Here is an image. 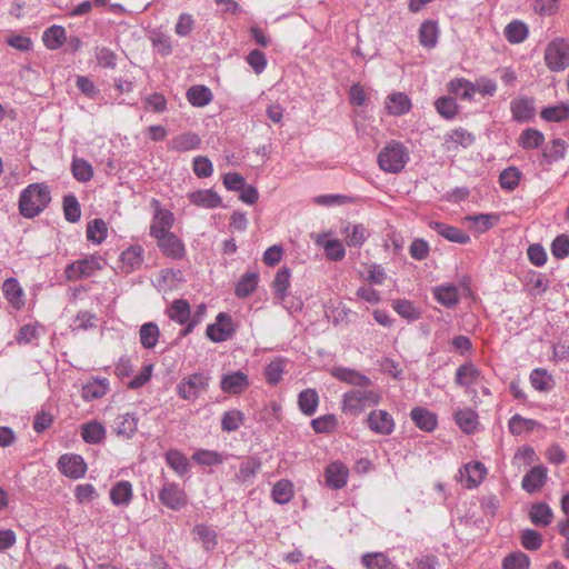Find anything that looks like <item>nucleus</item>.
Masks as SVG:
<instances>
[{"instance_id":"f704fd0d","label":"nucleus","mask_w":569,"mask_h":569,"mask_svg":"<svg viewBox=\"0 0 569 569\" xmlns=\"http://www.w3.org/2000/svg\"><path fill=\"white\" fill-rule=\"evenodd\" d=\"M439 28L437 22L427 20L419 28V41L425 48H435L438 43Z\"/></svg>"},{"instance_id":"13d9d810","label":"nucleus","mask_w":569,"mask_h":569,"mask_svg":"<svg viewBox=\"0 0 569 569\" xmlns=\"http://www.w3.org/2000/svg\"><path fill=\"white\" fill-rule=\"evenodd\" d=\"M498 216L491 213H480L465 217V221L472 222L476 227V230L481 233L492 228L495 223L498 222Z\"/></svg>"},{"instance_id":"a211bd4d","label":"nucleus","mask_w":569,"mask_h":569,"mask_svg":"<svg viewBox=\"0 0 569 569\" xmlns=\"http://www.w3.org/2000/svg\"><path fill=\"white\" fill-rule=\"evenodd\" d=\"M429 227L437 233H439L441 237L451 242L460 244H466L470 242V237L468 236V233H466L465 231L457 227L449 226L439 221H431L429 223Z\"/></svg>"},{"instance_id":"49530a36","label":"nucleus","mask_w":569,"mask_h":569,"mask_svg":"<svg viewBox=\"0 0 569 569\" xmlns=\"http://www.w3.org/2000/svg\"><path fill=\"white\" fill-rule=\"evenodd\" d=\"M537 427H540L538 421L523 418L520 415L512 416L508 422L509 431L515 436L533 431Z\"/></svg>"},{"instance_id":"e433bc0d","label":"nucleus","mask_w":569,"mask_h":569,"mask_svg":"<svg viewBox=\"0 0 569 569\" xmlns=\"http://www.w3.org/2000/svg\"><path fill=\"white\" fill-rule=\"evenodd\" d=\"M291 271L288 267L280 268L273 279L272 289L274 296L283 301L288 297V289L290 287Z\"/></svg>"},{"instance_id":"09e8293b","label":"nucleus","mask_w":569,"mask_h":569,"mask_svg":"<svg viewBox=\"0 0 569 569\" xmlns=\"http://www.w3.org/2000/svg\"><path fill=\"white\" fill-rule=\"evenodd\" d=\"M258 274L254 272H247L237 282L234 293L238 298H246L250 296L258 286Z\"/></svg>"},{"instance_id":"3c124183","label":"nucleus","mask_w":569,"mask_h":569,"mask_svg":"<svg viewBox=\"0 0 569 569\" xmlns=\"http://www.w3.org/2000/svg\"><path fill=\"white\" fill-rule=\"evenodd\" d=\"M505 37L511 43H520L528 37V27L522 21H512L506 26Z\"/></svg>"},{"instance_id":"7c9ffc66","label":"nucleus","mask_w":569,"mask_h":569,"mask_svg":"<svg viewBox=\"0 0 569 569\" xmlns=\"http://www.w3.org/2000/svg\"><path fill=\"white\" fill-rule=\"evenodd\" d=\"M2 291L6 299L13 308L20 309L24 305L23 290L17 279H7L2 284Z\"/></svg>"},{"instance_id":"ea45409f","label":"nucleus","mask_w":569,"mask_h":569,"mask_svg":"<svg viewBox=\"0 0 569 569\" xmlns=\"http://www.w3.org/2000/svg\"><path fill=\"white\" fill-rule=\"evenodd\" d=\"M187 99L194 107H204L212 100V92L206 86H192L187 91Z\"/></svg>"},{"instance_id":"f03ea898","label":"nucleus","mask_w":569,"mask_h":569,"mask_svg":"<svg viewBox=\"0 0 569 569\" xmlns=\"http://www.w3.org/2000/svg\"><path fill=\"white\" fill-rule=\"evenodd\" d=\"M50 190L44 183H31L19 197L20 214L27 219L39 216L50 203Z\"/></svg>"},{"instance_id":"603ef678","label":"nucleus","mask_w":569,"mask_h":569,"mask_svg":"<svg viewBox=\"0 0 569 569\" xmlns=\"http://www.w3.org/2000/svg\"><path fill=\"white\" fill-rule=\"evenodd\" d=\"M271 495L277 503L284 505L293 497V486L289 480H279L274 483Z\"/></svg>"},{"instance_id":"e2e57ef3","label":"nucleus","mask_w":569,"mask_h":569,"mask_svg":"<svg viewBox=\"0 0 569 569\" xmlns=\"http://www.w3.org/2000/svg\"><path fill=\"white\" fill-rule=\"evenodd\" d=\"M193 531L206 550H212L216 548L218 541L214 530L206 525H198Z\"/></svg>"},{"instance_id":"0eeeda50","label":"nucleus","mask_w":569,"mask_h":569,"mask_svg":"<svg viewBox=\"0 0 569 569\" xmlns=\"http://www.w3.org/2000/svg\"><path fill=\"white\" fill-rule=\"evenodd\" d=\"M234 327L232 318L226 312L218 313L216 321L207 327L206 335L212 342H223L232 337Z\"/></svg>"},{"instance_id":"864d4df0","label":"nucleus","mask_w":569,"mask_h":569,"mask_svg":"<svg viewBox=\"0 0 569 569\" xmlns=\"http://www.w3.org/2000/svg\"><path fill=\"white\" fill-rule=\"evenodd\" d=\"M395 311L402 318L413 321L420 318L419 309L409 300L398 299L392 303Z\"/></svg>"},{"instance_id":"4c0bfd02","label":"nucleus","mask_w":569,"mask_h":569,"mask_svg":"<svg viewBox=\"0 0 569 569\" xmlns=\"http://www.w3.org/2000/svg\"><path fill=\"white\" fill-rule=\"evenodd\" d=\"M319 396L315 389H305L298 396V406L306 416H312L318 408Z\"/></svg>"},{"instance_id":"69168bd1","label":"nucleus","mask_w":569,"mask_h":569,"mask_svg":"<svg viewBox=\"0 0 569 569\" xmlns=\"http://www.w3.org/2000/svg\"><path fill=\"white\" fill-rule=\"evenodd\" d=\"M192 459L201 466H216L223 462V456L217 451L207 449L197 450L192 455Z\"/></svg>"},{"instance_id":"680f3d73","label":"nucleus","mask_w":569,"mask_h":569,"mask_svg":"<svg viewBox=\"0 0 569 569\" xmlns=\"http://www.w3.org/2000/svg\"><path fill=\"white\" fill-rule=\"evenodd\" d=\"M346 242L349 247H360L366 241V229L362 224H353L345 228Z\"/></svg>"},{"instance_id":"c03bdc74","label":"nucleus","mask_w":569,"mask_h":569,"mask_svg":"<svg viewBox=\"0 0 569 569\" xmlns=\"http://www.w3.org/2000/svg\"><path fill=\"white\" fill-rule=\"evenodd\" d=\"M366 569H395L391 560L382 552H368L361 557Z\"/></svg>"},{"instance_id":"412c9836","label":"nucleus","mask_w":569,"mask_h":569,"mask_svg":"<svg viewBox=\"0 0 569 569\" xmlns=\"http://www.w3.org/2000/svg\"><path fill=\"white\" fill-rule=\"evenodd\" d=\"M188 198L192 204L206 209L218 208L221 204L220 196L211 189L193 191Z\"/></svg>"},{"instance_id":"f3484780","label":"nucleus","mask_w":569,"mask_h":569,"mask_svg":"<svg viewBox=\"0 0 569 569\" xmlns=\"http://www.w3.org/2000/svg\"><path fill=\"white\" fill-rule=\"evenodd\" d=\"M481 379L480 370L472 362L461 365L456 371V383L466 389L478 385Z\"/></svg>"},{"instance_id":"423d86ee","label":"nucleus","mask_w":569,"mask_h":569,"mask_svg":"<svg viewBox=\"0 0 569 569\" xmlns=\"http://www.w3.org/2000/svg\"><path fill=\"white\" fill-rule=\"evenodd\" d=\"M104 263V259L100 256L86 257L69 263L66 267V277L70 281H76L83 277H90L94 274L97 270H101Z\"/></svg>"},{"instance_id":"39448f33","label":"nucleus","mask_w":569,"mask_h":569,"mask_svg":"<svg viewBox=\"0 0 569 569\" xmlns=\"http://www.w3.org/2000/svg\"><path fill=\"white\" fill-rule=\"evenodd\" d=\"M545 61L551 71H562L569 67V43L563 39L551 41L545 51Z\"/></svg>"},{"instance_id":"2f4dec72","label":"nucleus","mask_w":569,"mask_h":569,"mask_svg":"<svg viewBox=\"0 0 569 569\" xmlns=\"http://www.w3.org/2000/svg\"><path fill=\"white\" fill-rule=\"evenodd\" d=\"M67 40L66 29L61 26H51L44 30L42 41L49 50L60 49Z\"/></svg>"},{"instance_id":"4468645a","label":"nucleus","mask_w":569,"mask_h":569,"mask_svg":"<svg viewBox=\"0 0 569 569\" xmlns=\"http://www.w3.org/2000/svg\"><path fill=\"white\" fill-rule=\"evenodd\" d=\"M138 421L139 419L134 413H121L114 418L112 429L119 437L130 439L138 430Z\"/></svg>"},{"instance_id":"c9c22d12","label":"nucleus","mask_w":569,"mask_h":569,"mask_svg":"<svg viewBox=\"0 0 569 569\" xmlns=\"http://www.w3.org/2000/svg\"><path fill=\"white\" fill-rule=\"evenodd\" d=\"M316 243L323 248L328 259L332 261H340L346 256V250L341 241L337 239L327 240L325 234L317 238Z\"/></svg>"},{"instance_id":"b1692460","label":"nucleus","mask_w":569,"mask_h":569,"mask_svg":"<svg viewBox=\"0 0 569 569\" xmlns=\"http://www.w3.org/2000/svg\"><path fill=\"white\" fill-rule=\"evenodd\" d=\"M132 497V485L127 480L118 481L110 490V500L117 507L129 506Z\"/></svg>"},{"instance_id":"052dcab7","label":"nucleus","mask_w":569,"mask_h":569,"mask_svg":"<svg viewBox=\"0 0 569 569\" xmlns=\"http://www.w3.org/2000/svg\"><path fill=\"white\" fill-rule=\"evenodd\" d=\"M243 420L244 416L240 410H229L222 416L221 428L227 432L236 431L243 423Z\"/></svg>"},{"instance_id":"bf43d9fd","label":"nucleus","mask_w":569,"mask_h":569,"mask_svg":"<svg viewBox=\"0 0 569 569\" xmlns=\"http://www.w3.org/2000/svg\"><path fill=\"white\" fill-rule=\"evenodd\" d=\"M63 213L67 221L76 223L80 220L81 209L78 199L73 194L63 198Z\"/></svg>"},{"instance_id":"8fccbe9b","label":"nucleus","mask_w":569,"mask_h":569,"mask_svg":"<svg viewBox=\"0 0 569 569\" xmlns=\"http://www.w3.org/2000/svg\"><path fill=\"white\" fill-rule=\"evenodd\" d=\"M106 430L100 422L91 421L81 428V437L87 443H99L104 438Z\"/></svg>"},{"instance_id":"7ed1b4c3","label":"nucleus","mask_w":569,"mask_h":569,"mask_svg":"<svg viewBox=\"0 0 569 569\" xmlns=\"http://www.w3.org/2000/svg\"><path fill=\"white\" fill-rule=\"evenodd\" d=\"M409 159V152L405 144L392 140L379 152L378 164L385 172L398 173L402 171Z\"/></svg>"},{"instance_id":"c756f323","label":"nucleus","mask_w":569,"mask_h":569,"mask_svg":"<svg viewBox=\"0 0 569 569\" xmlns=\"http://www.w3.org/2000/svg\"><path fill=\"white\" fill-rule=\"evenodd\" d=\"M411 109L409 97L402 92L391 93L386 100V110L391 116H402Z\"/></svg>"},{"instance_id":"58836bf2","label":"nucleus","mask_w":569,"mask_h":569,"mask_svg":"<svg viewBox=\"0 0 569 569\" xmlns=\"http://www.w3.org/2000/svg\"><path fill=\"white\" fill-rule=\"evenodd\" d=\"M260 468L261 461L258 458L248 457L241 462L239 471L236 475V480L241 483L248 482L256 477Z\"/></svg>"},{"instance_id":"338daca9","label":"nucleus","mask_w":569,"mask_h":569,"mask_svg":"<svg viewBox=\"0 0 569 569\" xmlns=\"http://www.w3.org/2000/svg\"><path fill=\"white\" fill-rule=\"evenodd\" d=\"M530 560L529 557L521 552H511L508 555L502 562L503 569H529Z\"/></svg>"},{"instance_id":"a18cd8bd","label":"nucleus","mask_w":569,"mask_h":569,"mask_svg":"<svg viewBox=\"0 0 569 569\" xmlns=\"http://www.w3.org/2000/svg\"><path fill=\"white\" fill-rule=\"evenodd\" d=\"M166 462L173 469L179 476H183L189 471V461L187 457L179 450L170 449L164 455Z\"/></svg>"},{"instance_id":"aec40b11","label":"nucleus","mask_w":569,"mask_h":569,"mask_svg":"<svg viewBox=\"0 0 569 569\" xmlns=\"http://www.w3.org/2000/svg\"><path fill=\"white\" fill-rule=\"evenodd\" d=\"M433 298L446 308H455L459 302V290L452 283L437 286L432 289Z\"/></svg>"},{"instance_id":"f8f14e48","label":"nucleus","mask_w":569,"mask_h":569,"mask_svg":"<svg viewBox=\"0 0 569 569\" xmlns=\"http://www.w3.org/2000/svg\"><path fill=\"white\" fill-rule=\"evenodd\" d=\"M349 469L340 461H333L325 469L326 486L333 490H339L347 485Z\"/></svg>"},{"instance_id":"1a4fd4ad","label":"nucleus","mask_w":569,"mask_h":569,"mask_svg":"<svg viewBox=\"0 0 569 569\" xmlns=\"http://www.w3.org/2000/svg\"><path fill=\"white\" fill-rule=\"evenodd\" d=\"M158 497L160 502L171 510H180L187 505L184 490L174 482H166Z\"/></svg>"},{"instance_id":"2eb2a0df","label":"nucleus","mask_w":569,"mask_h":569,"mask_svg":"<svg viewBox=\"0 0 569 569\" xmlns=\"http://www.w3.org/2000/svg\"><path fill=\"white\" fill-rule=\"evenodd\" d=\"M157 243L161 252L169 258L181 259L186 253L184 244L172 232L157 239Z\"/></svg>"},{"instance_id":"4d7b16f0","label":"nucleus","mask_w":569,"mask_h":569,"mask_svg":"<svg viewBox=\"0 0 569 569\" xmlns=\"http://www.w3.org/2000/svg\"><path fill=\"white\" fill-rule=\"evenodd\" d=\"M521 172L516 167L506 168L499 176L500 187L505 190H515L520 181Z\"/></svg>"},{"instance_id":"9d476101","label":"nucleus","mask_w":569,"mask_h":569,"mask_svg":"<svg viewBox=\"0 0 569 569\" xmlns=\"http://www.w3.org/2000/svg\"><path fill=\"white\" fill-rule=\"evenodd\" d=\"M59 471L70 479H80L87 472V465L79 455L64 453L58 459Z\"/></svg>"},{"instance_id":"de8ad7c7","label":"nucleus","mask_w":569,"mask_h":569,"mask_svg":"<svg viewBox=\"0 0 569 569\" xmlns=\"http://www.w3.org/2000/svg\"><path fill=\"white\" fill-rule=\"evenodd\" d=\"M437 112L447 120H452L459 112V106L452 97L442 96L435 101Z\"/></svg>"},{"instance_id":"473e14b6","label":"nucleus","mask_w":569,"mask_h":569,"mask_svg":"<svg viewBox=\"0 0 569 569\" xmlns=\"http://www.w3.org/2000/svg\"><path fill=\"white\" fill-rule=\"evenodd\" d=\"M109 390L107 379L94 378L82 387L81 396L86 401H92L102 398Z\"/></svg>"},{"instance_id":"a878e982","label":"nucleus","mask_w":569,"mask_h":569,"mask_svg":"<svg viewBox=\"0 0 569 569\" xmlns=\"http://www.w3.org/2000/svg\"><path fill=\"white\" fill-rule=\"evenodd\" d=\"M166 315L179 325H188L191 318L190 305L184 299H176L167 308Z\"/></svg>"},{"instance_id":"5fc2aeb1","label":"nucleus","mask_w":569,"mask_h":569,"mask_svg":"<svg viewBox=\"0 0 569 569\" xmlns=\"http://www.w3.org/2000/svg\"><path fill=\"white\" fill-rule=\"evenodd\" d=\"M71 171L76 180L87 182L93 176L92 166L84 159L74 158L71 163Z\"/></svg>"},{"instance_id":"20e7f679","label":"nucleus","mask_w":569,"mask_h":569,"mask_svg":"<svg viewBox=\"0 0 569 569\" xmlns=\"http://www.w3.org/2000/svg\"><path fill=\"white\" fill-rule=\"evenodd\" d=\"M210 380V376L204 372L188 375L177 385V393L183 400L196 401L200 395L208 391Z\"/></svg>"},{"instance_id":"6e6d98bb","label":"nucleus","mask_w":569,"mask_h":569,"mask_svg":"<svg viewBox=\"0 0 569 569\" xmlns=\"http://www.w3.org/2000/svg\"><path fill=\"white\" fill-rule=\"evenodd\" d=\"M530 382L538 391H549L553 387V379L551 375L545 369H535L530 373Z\"/></svg>"},{"instance_id":"bb28decb","label":"nucleus","mask_w":569,"mask_h":569,"mask_svg":"<svg viewBox=\"0 0 569 569\" xmlns=\"http://www.w3.org/2000/svg\"><path fill=\"white\" fill-rule=\"evenodd\" d=\"M455 421L467 435L476 432L479 426L478 413L470 408L458 409L455 413Z\"/></svg>"},{"instance_id":"ddd939ff","label":"nucleus","mask_w":569,"mask_h":569,"mask_svg":"<svg viewBox=\"0 0 569 569\" xmlns=\"http://www.w3.org/2000/svg\"><path fill=\"white\" fill-rule=\"evenodd\" d=\"M249 387V378L242 371H233L221 377L220 388L229 395H240Z\"/></svg>"},{"instance_id":"72a5a7b5","label":"nucleus","mask_w":569,"mask_h":569,"mask_svg":"<svg viewBox=\"0 0 569 569\" xmlns=\"http://www.w3.org/2000/svg\"><path fill=\"white\" fill-rule=\"evenodd\" d=\"M448 91L461 100L470 101L475 96L473 82L465 78L452 79L448 83Z\"/></svg>"},{"instance_id":"c85d7f7f","label":"nucleus","mask_w":569,"mask_h":569,"mask_svg":"<svg viewBox=\"0 0 569 569\" xmlns=\"http://www.w3.org/2000/svg\"><path fill=\"white\" fill-rule=\"evenodd\" d=\"M529 519L535 526L546 528L553 519V511L549 505L537 502L529 510Z\"/></svg>"},{"instance_id":"f257e3e1","label":"nucleus","mask_w":569,"mask_h":569,"mask_svg":"<svg viewBox=\"0 0 569 569\" xmlns=\"http://www.w3.org/2000/svg\"><path fill=\"white\" fill-rule=\"evenodd\" d=\"M382 401V392L379 388L358 387L342 395L341 410L342 412L358 417L368 407H376Z\"/></svg>"},{"instance_id":"393cba45","label":"nucleus","mask_w":569,"mask_h":569,"mask_svg":"<svg viewBox=\"0 0 569 569\" xmlns=\"http://www.w3.org/2000/svg\"><path fill=\"white\" fill-rule=\"evenodd\" d=\"M201 143L200 137L194 132H184L169 141V149L179 152L196 150Z\"/></svg>"},{"instance_id":"6e6552de","label":"nucleus","mask_w":569,"mask_h":569,"mask_svg":"<svg viewBox=\"0 0 569 569\" xmlns=\"http://www.w3.org/2000/svg\"><path fill=\"white\" fill-rule=\"evenodd\" d=\"M366 423L372 432L380 436H389L396 428L392 416L382 409L371 410L366 419Z\"/></svg>"},{"instance_id":"dca6fc26","label":"nucleus","mask_w":569,"mask_h":569,"mask_svg":"<svg viewBox=\"0 0 569 569\" xmlns=\"http://www.w3.org/2000/svg\"><path fill=\"white\" fill-rule=\"evenodd\" d=\"M173 221L174 218L172 212L163 209L157 210L150 227L151 237L159 239L162 236L171 233L170 229L173 224Z\"/></svg>"},{"instance_id":"5701e85b","label":"nucleus","mask_w":569,"mask_h":569,"mask_svg":"<svg viewBox=\"0 0 569 569\" xmlns=\"http://www.w3.org/2000/svg\"><path fill=\"white\" fill-rule=\"evenodd\" d=\"M475 136L463 128L451 130L445 134V146L448 150L455 149L458 146L469 148L473 144Z\"/></svg>"},{"instance_id":"79ce46f5","label":"nucleus","mask_w":569,"mask_h":569,"mask_svg":"<svg viewBox=\"0 0 569 569\" xmlns=\"http://www.w3.org/2000/svg\"><path fill=\"white\" fill-rule=\"evenodd\" d=\"M463 470L466 473V487L469 489L478 487L487 473L483 463L479 461L467 463Z\"/></svg>"},{"instance_id":"9b49d317","label":"nucleus","mask_w":569,"mask_h":569,"mask_svg":"<svg viewBox=\"0 0 569 569\" xmlns=\"http://www.w3.org/2000/svg\"><path fill=\"white\" fill-rule=\"evenodd\" d=\"M330 375L336 378L337 380L345 382L347 385H351L355 388L358 387H371L372 381L371 379L361 373L360 371L348 368V367H333L330 370Z\"/></svg>"},{"instance_id":"0e129e2a","label":"nucleus","mask_w":569,"mask_h":569,"mask_svg":"<svg viewBox=\"0 0 569 569\" xmlns=\"http://www.w3.org/2000/svg\"><path fill=\"white\" fill-rule=\"evenodd\" d=\"M541 118L549 122H560L569 119V107L565 104L550 106L541 111Z\"/></svg>"},{"instance_id":"37998d69","label":"nucleus","mask_w":569,"mask_h":569,"mask_svg":"<svg viewBox=\"0 0 569 569\" xmlns=\"http://www.w3.org/2000/svg\"><path fill=\"white\" fill-rule=\"evenodd\" d=\"M160 330L154 322H147L140 327L139 340L144 349H153L159 340Z\"/></svg>"},{"instance_id":"cd10ccee","label":"nucleus","mask_w":569,"mask_h":569,"mask_svg":"<svg viewBox=\"0 0 569 569\" xmlns=\"http://www.w3.org/2000/svg\"><path fill=\"white\" fill-rule=\"evenodd\" d=\"M413 423L421 430L430 432L437 427V416L430 410L416 407L410 412Z\"/></svg>"},{"instance_id":"4be33fe9","label":"nucleus","mask_w":569,"mask_h":569,"mask_svg":"<svg viewBox=\"0 0 569 569\" xmlns=\"http://www.w3.org/2000/svg\"><path fill=\"white\" fill-rule=\"evenodd\" d=\"M547 480V468L543 466L533 467L522 478V488L529 492H536L545 485Z\"/></svg>"},{"instance_id":"6ab92c4d","label":"nucleus","mask_w":569,"mask_h":569,"mask_svg":"<svg viewBox=\"0 0 569 569\" xmlns=\"http://www.w3.org/2000/svg\"><path fill=\"white\" fill-rule=\"evenodd\" d=\"M512 118L518 122H528L535 116V101L532 98H516L510 103Z\"/></svg>"},{"instance_id":"774afa93","label":"nucleus","mask_w":569,"mask_h":569,"mask_svg":"<svg viewBox=\"0 0 569 569\" xmlns=\"http://www.w3.org/2000/svg\"><path fill=\"white\" fill-rule=\"evenodd\" d=\"M543 134L536 129H526L520 136V144L525 149H535L542 144Z\"/></svg>"},{"instance_id":"a19ab883","label":"nucleus","mask_w":569,"mask_h":569,"mask_svg":"<svg viewBox=\"0 0 569 569\" xmlns=\"http://www.w3.org/2000/svg\"><path fill=\"white\" fill-rule=\"evenodd\" d=\"M87 239L92 243H102L108 236V226L104 220L96 218L87 224Z\"/></svg>"}]
</instances>
